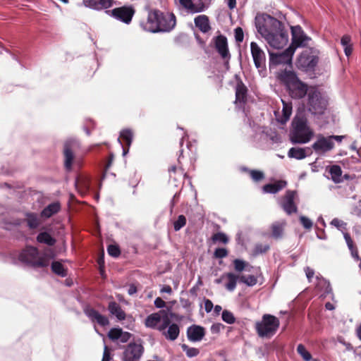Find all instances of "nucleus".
<instances>
[{
    "label": "nucleus",
    "instance_id": "1",
    "mask_svg": "<svg viewBox=\"0 0 361 361\" xmlns=\"http://www.w3.org/2000/svg\"><path fill=\"white\" fill-rule=\"evenodd\" d=\"M257 32L274 49L283 48L288 41V35L283 24L267 13L257 15L255 18Z\"/></svg>",
    "mask_w": 361,
    "mask_h": 361
},
{
    "label": "nucleus",
    "instance_id": "2",
    "mask_svg": "<svg viewBox=\"0 0 361 361\" xmlns=\"http://www.w3.org/2000/svg\"><path fill=\"white\" fill-rule=\"evenodd\" d=\"M176 25V18L173 13L156 8L149 10L147 18L140 23L143 30L152 33L171 32Z\"/></svg>",
    "mask_w": 361,
    "mask_h": 361
},
{
    "label": "nucleus",
    "instance_id": "3",
    "mask_svg": "<svg viewBox=\"0 0 361 361\" xmlns=\"http://www.w3.org/2000/svg\"><path fill=\"white\" fill-rule=\"evenodd\" d=\"M279 78L286 85L293 99H300L308 95L310 87L298 78L294 71L285 69L279 74Z\"/></svg>",
    "mask_w": 361,
    "mask_h": 361
},
{
    "label": "nucleus",
    "instance_id": "4",
    "mask_svg": "<svg viewBox=\"0 0 361 361\" xmlns=\"http://www.w3.org/2000/svg\"><path fill=\"white\" fill-rule=\"evenodd\" d=\"M313 135V132L307 125V118L303 111L298 112L292 121L290 141L293 144L308 142Z\"/></svg>",
    "mask_w": 361,
    "mask_h": 361
},
{
    "label": "nucleus",
    "instance_id": "5",
    "mask_svg": "<svg viewBox=\"0 0 361 361\" xmlns=\"http://www.w3.org/2000/svg\"><path fill=\"white\" fill-rule=\"evenodd\" d=\"M280 325L279 319L271 314H265L262 320L255 324V330L259 337L270 338L277 331Z\"/></svg>",
    "mask_w": 361,
    "mask_h": 361
},
{
    "label": "nucleus",
    "instance_id": "6",
    "mask_svg": "<svg viewBox=\"0 0 361 361\" xmlns=\"http://www.w3.org/2000/svg\"><path fill=\"white\" fill-rule=\"evenodd\" d=\"M19 259L33 268L47 267L49 259L46 256H39V250L33 246H27L20 254Z\"/></svg>",
    "mask_w": 361,
    "mask_h": 361
},
{
    "label": "nucleus",
    "instance_id": "7",
    "mask_svg": "<svg viewBox=\"0 0 361 361\" xmlns=\"http://www.w3.org/2000/svg\"><path fill=\"white\" fill-rule=\"evenodd\" d=\"M328 101L316 87H310L307 95L308 111L314 115H322L327 108Z\"/></svg>",
    "mask_w": 361,
    "mask_h": 361
},
{
    "label": "nucleus",
    "instance_id": "8",
    "mask_svg": "<svg viewBox=\"0 0 361 361\" xmlns=\"http://www.w3.org/2000/svg\"><path fill=\"white\" fill-rule=\"evenodd\" d=\"M171 323L169 315L165 310L152 313L147 317L145 324L147 327L164 331Z\"/></svg>",
    "mask_w": 361,
    "mask_h": 361
},
{
    "label": "nucleus",
    "instance_id": "9",
    "mask_svg": "<svg viewBox=\"0 0 361 361\" xmlns=\"http://www.w3.org/2000/svg\"><path fill=\"white\" fill-rule=\"evenodd\" d=\"M80 148V142L75 139L67 140L63 145L64 167L67 171L72 169L76 153Z\"/></svg>",
    "mask_w": 361,
    "mask_h": 361
},
{
    "label": "nucleus",
    "instance_id": "10",
    "mask_svg": "<svg viewBox=\"0 0 361 361\" xmlns=\"http://www.w3.org/2000/svg\"><path fill=\"white\" fill-rule=\"evenodd\" d=\"M318 61V56L313 54L311 49H306L300 54L297 60L296 65L299 69L308 71L314 70Z\"/></svg>",
    "mask_w": 361,
    "mask_h": 361
},
{
    "label": "nucleus",
    "instance_id": "11",
    "mask_svg": "<svg viewBox=\"0 0 361 361\" xmlns=\"http://www.w3.org/2000/svg\"><path fill=\"white\" fill-rule=\"evenodd\" d=\"M250 51L254 64L259 73L266 71V55L264 51L255 42L250 43Z\"/></svg>",
    "mask_w": 361,
    "mask_h": 361
},
{
    "label": "nucleus",
    "instance_id": "12",
    "mask_svg": "<svg viewBox=\"0 0 361 361\" xmlns=\"http://www.w3.org/2000/svg\"><path fill=\"white\" fill-rule=\"evenodd\" d=\"M294 52V50H293V49L290 47L280 53L269 52L270 66H276L279 64L291 65L292 58Z\"/></svg>",
    "mask_w": 361,
    "mask_h": 361
},
{
    "label": "nucleus",
    "instance_id": "13",
    "mask_svg": "<svg viewBox=\"0 0 361 361\" xmlns=\"http://www.w3.org/2000/svg\"><path fill=\"white\" fill-rule=\"evenodd\" d=\"M108 12H110L111 16L114 18L126 24H129L132 20L135 11L132 6H123L115 8Z\"/></svg>",
    "mask_w": 361,
    "mask_h": 361
},
{
    "label": "nucleus",
    "instance_id": "14",
    "mask_svg": "<svg viewBox=\"0 0 361 361\" xmlns=\"http://www.w3.org/2000/svg\"><path fill=\"white\" fill-rule=\"evenodd\" d=\"M292 42L289 46L294 51L297 47H305L307 44V42L310 38L307 37L303 32L302 27L299 25L291 27Z\"/></svg>",
    "mask_w": 361,
    "mask_h": 361
},
{
    "label": "nucleus",
    "instance_id": "15",
    "mask_svg": "<svg viewBox=\"0 0 361 361\" xmlns=\"http://www.w3.org/2000/svg\"><path fill=\"white\" fill-rule=\"evenodd\" d=\"M296 195V191L288 190L282 197L281 206L288 215L298 212V207L294 202Z\"/></svg>",
    "mask_w": 361,
    "mask_h": 361
},
{
    "label": "nucleus",
    "instance_id": "16",
    "mask_svg": "<svg viewBox=\"0 0 361 361\" xmlns=\"http://www.w3.org/2000/svg\"><path fill=\"white\" fill-rule=\"evenodd\" d=\"M312 148L318 154H324L334 148V142L329 137L322 135H317V140L312 144Z\"/></svg>",
    "mask_w": 361,
    "mask_h": 361
},
{
    "label": "nucleus",
    "instance_id": "17",
    "mask_svg": "<svg viewBox=\"0 0 361 361\" xmlns=\"http://www.w3.org/2000/svg\"><path fill=\"white\" fill-rule=\"evenodd\" d=\"M143 350L141 344L130 343L123 353L124 361H139Z\"/></svg>",
    "mask_w": 361,
    "mask_h": 361
},
{
    "label": "nucleus",
    "instance_id": "18",
    "mask_svg": "<svg viewBox=\"0 0 361 361\" xmlns=\"http://www.w3.org/2000/svg\"><path fill=\"white\" fill-rule=\"evenodd\" d=\"M214 48L223 59L229 60L231 54L228 50V40L226 36L219 35L213 38Z\"/></svg>",
    "mask_w": 361,
    "mask_h": 361
},
{
    "label": "nucleus",
    "instance_id": "19",
    "mask_svg": "<svg viewBox=\"0 0 361 361\" xmlns=\"http://www.w3.org/2000/svg\"><path fill=\"white\" fill-rule=\"evenodd\" d=\"M84 312L92 322L97 323L101 326H106L109 324V319L92 307H87L85 308Z\"/></svg>",
    "mask_w": 361,
    "mask_h": 361
},
{
    "label": "nucleus",
    "instance_id": "20",
    "mask_svg": "<svg viewBox=\"0 0 361 361\" xmlns=\"http://www.w3.org/2000/svg\"><path fill=\"white\" fill-rule=\"evenodd\" d=\"M113 0H83L86 7L95 10L108 8L112 6Z\"/></svg>",
    "mask_w": 361,
    "mask_h": 361
},
{
    "label": "nucleus",
    "instance_id": "21",
    "mask_svg": "<svg viewBox=\"0 0 361 361\" xmlns=\"http://www.w3.org/2000/svg\"><path fill=\"white\" fill-rule=\"evenodd\" d=\"M188 338L191 341H199L205 334L204 329L200 326L194 325L188 329Z\"/></svg>",
    "mask_w": 361,
    "mask_h": 361
},
{
    "label": "nucleus",
    "instance_id": "22",
    "mask_svg": "<svg viewBox=\"0 0 361 361\" xmlns=\"http://www.w3.org/2000/svg\"><path fill=\"white\" fill-rule=\"evenodd\" d=\"M247 88L244 83L240 80L235 87V102L245 104L247 101Z\"/></svg>",
    "mask_w": 361,
    "mask_h": 361
},
{
    "label": "nucleus",
    "instance_id": "23",
    "mask_svg": "<svg viewBox=\"0 0 361 361\" xmlns=\"http://www.w3.org/2000/svg\"><path fill=\"white\" fill-rule=\"evenodd\" d=\"M287 185L286 180H276L274 183H268L262 187L263 192L265 193L275 194L283 189Z\"/></svg>",
    "mask_w": 361,
    "mask_h": 361
},
{
    "label": "nucleus",
    "instance_id": "24",
    "mask_svg": "<svg viewBox=\"0 0 361 361\" xmlns=\"http://www.w3.org/2000/svg\"><path fill=\"white\" fill-rule=\"evenodd\" d=\"M195 26L203 33L208 32L211 29L209 17L206 15L197 16L195 20Z\"/></svg>",
    "mask_w": 361,
    "mask_h": 361
},
{
    "label": "nucleus",
    "instance_id": "25",
    "mask_svg": "<svg viewBox=\"0 0 361 361\" xmlns=\"http://www.w3.org/2000/svg\"><path fill=\"white\" fill-rule=\"evenodd\" d=\"M225 277L224 286L226 289L231 292L233 291L236 288L237 281L240 276L232 272H227L225 273Z\"/></svg>",
    "mask_w": 361,
    "mask_h": 361
},
{
    "label": "nucleus",
    "instance_id": "26",
    "mask_svg": "<svg viewBox=\"0 0 361 361\" xmlns=\"http://www.w3.org/2000/svg\"><path fill=\"white\" fill-rule=\"evenodd\" d=\"M108 310L110 313L120 320H124L126 319V314L125 312L122 310L121 307L119 304H118L115 301L110 302L108 305Z\"/></svg>",
    "mask_w": 361,
    "mask_h": 361
},
{
    "label": "nucleus",
    "instance_id": "27",
    "mask_svg": "<svg viewBox=\"0 0 361 361\" xmlns=\"http://www.w3.org/2000/svg\"><path fill=\"white\" fill-rule=\"evenodd\" d=\"M61 209V204L59 202L49 204L41 212L40 216L42 218H50L57 214Z\"/></svg>",
    "mask_w": 361,
    "mask_h": 361
},
{
    "label": "nucleus",
    "instance_id": "28",
    "mask_svg": "<svg viewBox=\"0 0 361 361\" xmlns=\"http://www.w3.org/2000/svg\"><path fill=\"white\" fill-rule=\"evenodd\" d=\"M167 330H164L162 334L165 336L167 340L175 341L179 336L180 328L176 324H171L167 326Z\"/></svg>",
    "mask_w": 361,
    "mask_h": 361
},
{
    "label": "nucleus",
    "instance_id": "29",
    "mask_svg": "<svg viewBox=\"0 0 361 361\" xmlns=\"http://www.w3.org/2000/svg\"><path fill=\"white\" fill-rule=\"evenodd\" d=\"M121 139L123 142V144L126 146H123V154H126L128 151V148L130 146L133 140V133L130 130L126 129L121 132L120 137L118 138V140Z\"/></svg>",
    "mask_w": 361,
    "mask_h": 361
},
{
    "label": "nucleus",
    "instance_id": "30",
    "mask_svg": "<svg viewBox=\"0 0 361 361\" xmlns=\"http://www.w3.org/2000/svg\"><path fill=\"white\" fill-rule=\"evenodd\" d=\"M286 225L285 221H276L271 224V235L276 239L281 238L283 237L284 228Z\"/></svg>",
    "mask_w": 361,
    "mask_h": 361
},
{
    "label": "nucleus",
    "instance_id": "31",
    "mask_svg": "<svg viewBox=\"0 0 361 361\" xmlns=\"http://www.w3.org/2000/svg\"><path fill=\"white\" fill-rule=\"evenodd\" d=\"M75 186L81 193H87L90 188V180L85 176L78 177L75 180Z\"/></svg>",
    "mask_w": 361,
    "mask_h": 361
},
{
    "label": "nucleus",
    "instance_id": "32",
    "mask_svg": "<svg viewBox=\"0 0 361 361\" xmlns=\"http://www.w3.org/2000/svg\"><path fill=\"white\" fill-rule=\"evenodd\" d=\"M25 221L30 229L37 228L42 223L38 214L36 213L27 212L25 214Z\"/></svg>",
    "mask_w": 361,
    "mask_h": 361
},
{
    "label": "nucleus",
    "instance_id": "33",
    "mask_svg": "<svg viewBox=\"0 0 361 361\" xmlns=\"http://www.w3.org/2000/svg\"><path fill=\"white\" fill-rule=\"evenodd\" d=\"M288 156L290 158H294L298 160L305 159L307 154L306 149L300 147H291L288 152Z\"/></svg>",
    "mask_w": 361,
    "mask_h": 361
},
{
    "label": "nucleus",
    "instance_id": "34",
    "mask_svg": "<svg viewBox=\"0 0 361 361\" xmlns=\"http://www.w3.org/2000/svg\"><path fill=\"white\" fill-rule=\"evenodd\" d=\"M179 1L184 8L194 13L202 12L204 9V5L203 4L195 5L192 3V0H179Z\"/></svg>",
    "mask_w": 361,
    "mask_h": 361
},
{
    "label": "nucleus",
    "instance_id": "35",
    "mask_svg": "<svg viewBox=\"0 0 361 361\" xmlns=\"http://www.w3.org/2000/svg\"><path fill=\"white\" fill-rule=\"evenodd\" d=\"M168 171L169 177L175 181L185 176L184 171L181 167H177L176 165H171L169 167Z\"/></svg>",
    "mask_w": 361,
    "mask_h": 361
},
{
    "label": "nucleus",
    "instance_id": "36",
    "mask_svg": "<svg viewBox=\"0 0 361 361\" xmlns=\"http://www.w3.org/2000/svg\"><path fill=\"white\" fill-rule=\"evenodd\" d=\"M51 271L61 276L66 277L68 274L67 269L64 267L61 262L58 261H54L51 264Z\"/></svg>",
    "mask_w": 361,
    "mask_h": 361
},
{
    "label": "nucleus",
    "instance_id": "37",
    "mask_svg": "<svg viewBox=\"0 0 361 361\" xmlns=\"http://www.w3.org/2000/svg\"><path fill=\"white\" fill-rule=\"evenodd\" d=\"M37 240L39 243H44L49 246L55 245L56 240L47 232H41L37 236Z\"/></svg>",
    "mask_w": 361,
    "mask_h": 361
},
{
    "label": "nucleus",
    "instance_id": "38",
    "mask_svg": "<svg viewBox=\"0 0 361 361\" xmlns=\"http://www.w3.org/2000/svg\"><path fill=\"white\" fill-rule=\"evenodd\" d=\"M329 172L331 176L332 180L335 183H339L341 182L342 170L338 165L330 166Z\"/></svg>",
    "mask_w": 361,
    "mask_h": 361
},
{
    "label": "nucleus",
    "instance_id": "39",
    "mask_svg": "<svg viewBox=\"0 0 361 361\" xmlns=\"http://www.w3.org/2000/svg\"><path fill=\"white\" fill-rule=\"evenodd\" d=\"M282 117L280 118L279 122L282 124L286 123L292 114V105L291 104L286 103L283 101V109H282Z\"/></svg>",
    "mask_w": 361,
    "mask_h": 361
},
{
    "label": "nucleus",
    "instance_id": "40",
    "mask_svg": "<svg viewBox=\"0 0 361 361\" xmlns=\"http://www.w3.org/2000/svg\"><path fill=\"white\" fill-rule=\"evenodd\" d=\"M213 243H221L223 245H226L229 242V238L226 234L222 232H218L212 235L211 238Z\"/></svg>",
    "mask_w": 361,
    "mask_h": 361
},
{
    "label": "nucleus",
    "instance_id": "41",
    "mask_svg": "<svg viewBox=\"0 0 361 361\" xmlns=\"http://www.w3.org/2000/svg\"><path fill=\"white\" fill-rule=\"evenodd\" d=\"M244 171L249 173L250 178L255 182H259L264 178V174L262 171L255 169H243Z\"/></svg>",
    "mask_w": 361,
    "mask_h": 361
},
{
    "label": "nucleus",
    "instance_id": "42",
    "mask_svg": "<svg viewBox=\"0 0 361 361\" xmlns=\"http://www.w3.org/2000/svg\"><path fill=\"white\" fill-rule=\"evenodd\" d=\"M239 281L248 286H253L257 283V279L254 275H242L240 276Z\"/></svg>",
    "mask_w": 361,
    "mask_h": 361
},
{
    "label": "nucleus",
    "instance_id": "43",
    "mask_svg": "<svg viewBox=\"0 0 361 361\" xmlns=\"http://www.w3.org/2000/svg\"><path fill=\"white\" fill-rule=\"evenodd\" d=\"M181 348L188 357H196L200 353L199 349L195 348H190L186 344H182Z\"/></svg>",
    "mask_w": 361,
    "mask_h": 361
},
{
    "label": "nucleus",
    "instance_id": "44",
    "mask_svg": "<svg viewBox=\"0 0 361 361\" xmlns=\"http://www.w3.org/2000/svg\"><path fill=\"white\" fill-rule=\"evenodd\" d=\"M297 352L305 361H310L312 358L311 354L306 350L305 345L302 344L298 345Z\"/></svg>",
    "mask_w": 361,
    "mask_h": 361
},
{
    "label": "nucleus",
    "instance_id": "45",
    "mask_svg": "<svg viewBox=\"0 0 361 361\" xmlns=\"http://www.w3.org/2000/svg\"><path fill=\"white\" fill-rule=\"evenodd\" d=\"M186 218L184 215L180 214L178 216V219L176 221L173 222V228L175 231H178L180 230L183 227H184L186 224Z\"/></svg>",
    "mask_w": 361,
    "mask_h": 361
},
{
    "label": "nucleus",
    "instance_id": "46",
    "mask_svg": "<svg viewBox=\"0 0 361 361\" xmlns=\"http://www.w3.org/2000/svg\"><path fill=\"white\" fill-rule=\"evenodd\" d=\"M222 319L227 324H233L235 322V318L233 314L228 310H224L222 312Z\"/></svg>",
    "mask_w": 361,
    "mask_h": 361
},
{
    "label": "nucleus",
    "instance_id": "47",
    "mask_svg": "<svg viewBox=\"0 0 361 361\" xmlns=\"http://www.w3.org/2000/svg\"><path fill=\"white\" fill-rule=\"evenodd\" d=\"M108 254L114 257H118L121 255V250L117 245H109L107 247Z\"/></svg>",
    "mask_w": 361,
    "mask_h": 361
},
{
    "label": "nucleus",
    "instance_id": "48",
    "mask_svg": "<svg viewBox=\"0 0 361 361\" xmlns=\"http://www.w3.org/2000/svg\"><path fill=\"white\" fill-rule=\"evenodd\" d=\"M228 255V250L224 247H218L214 250V257L215 259H222L226 257Z\"/></svg>",
    "mask_w": 361,
    "mask_h": 361
},
{
    "label": "nucleus",
    "instance_id": "49",
    "mask_svg": "<svg viewBox=\"0 0 361 361\" xmlns=\"http://www.w3.org/2000/svg\"><path fill=\"white\" fill-rule=\"evenodd\" d=\"M122 329L114 328L111 329L108 334V336L110 339L114 341L120 338L122 336Z\"/></svg>",
    "mask_w": 361,
    "mask_h": 361
},
{
    "label": "nucleus",
    "instance_id": "50",
    "mask_svg": "<svg viewBox=\"0 0 361 361\" xmlns=\"http://www.w3.org/2000/svg\"><path fill=\"white\" fill-rule=\"evenodd\" d=\"M234 269L237 272L243 271L247 265V263L241 259H235L233 262Z\"/></svg>",
    "mask_w": 361,
    "mask_h": 361
},
{
    "label": "nucleus",
    "instance_id": "51",
    "mask_svg": "<svg viewBox=\"0 0 361 361\" xmlns=\"http://www.w3.org/2000/svg\"><path fill=\"white\" fill-rule=\"evenodd\" d=\"M270 247L268 244H257L255 247V252L256 254H262L267 252L269 250Z\"/></svg>",
    "mask_w": 361,
    "mask_h": 361
},
{
    "label": "nucleus",
    "instance_id": "52",
    "mask_svg": "<svg viewBox=\"0 0 361 361\" xmlns=\"http://www.w3.org/2000/svg\"><path fill=\"white\" fill-rule=\"evenodd\" d=\"M235 39L238 43H241L244 39V33L242 27H238L234 30Z\"/></svg>",
    "mask_w": 361,
    "mask_h": 361
},
{
    "label": "nucleus",
    "instance_id": "53",
    "mask_svg": "<svg viewBox=\"0 0 361 361\" xmlns=\"http://www.w3.org/2000/svg\"><path fill=\"white\" fill-rule=\"evenodd\" d=\"M300 221L301 223V224L303 226V227L306 229H310L312 228V221L308 219L307 217L306 216H301L300 217Z\"/></svg>",
    "mask_w": 361,
    "mask_h": 361
},
{
    "label": "nucleus",
    "instance_id": "54",
    "mask_svg": "<svg viewBox=\"0 0 361 361\" xmlns=\"http://www.w3.org/2000/svg\"><path fill=\"white\" fill-rule=\"evenodd\" d=\"M344 238H345V240L346 241V243L348 245V247L349 248V250H353L354 247H355L356 246L355 245L350 235L346 233L344 234Z\"/></svg>",
    "mask_w": 361,
    "mask_h": 361
},
{
    "label": "nucleus",
    "instance_id": "55",
    "mask_svg": "<svg viewBox=\"0 0 361 361\" xmlns=\"http://www.w3.org/2000/svg\"><path fill=\"white\" fill-rule=\"evenodd\" d=\"M97 263L99 266V271H100V274L101 275H103L104 272V254H102V256H100L98 259H97Z\"/></svg>",
    "mask_w": 361,
    "mask_h": 361
},
{
    "label": "nucleus",
    "instance_id": "56",
    "mask_svg": "<svg viewBox=\"0 0 361 361\" xmlns=\"http://www.w3.org/2000/svg\"><path fill=\"white\" fill-rule=\"evenodd\" d=\"M351 38L349 35H343L341 39V44L345 47L350 46Z\"/></svg>",
    "mask_w": 361,
    "mask_h": 361
},
{
    "label": "nucleus",
    "instance_id": "57",
    "mask_svg": "<svg viewBox=\"0 0 361 361\" xmlns=\"http://www.w3.org/2000/svg\"><path fill=\"white\" fill-rule=\"evenodd\" d=\"M213 307H214L213 303L210 300L206 299L204 300V309L207 312H210L212 311Z\"/></svg>",
    "mask_w": 361,
    "mask_h": 361
},
{
    "label": "nucleus",
    "instance_id": "58",
    "mask_svg": "<svg viewBox=\"0 0 361 361\" xmlns=\"http://www.w3.org/2000/svg\"><path fill=\"white\" fill-rule=\"evenodd\" d=\"M154 305L157 308H162L166 306V302L161 298L159 297L155 299Z\"/></svg>",
    "mask_w": 361,
    "mask_h": 361
},
{
    "label": "nucleus",
    "instance_id": "59",
    "mask_svg": "<svg viewBox=\"0 0 361 361\" xmlns=\"http://www.w3.org/2000/svg\"><path fill=\"white\" fill-rule=\"evenodd\" d=\"M111 360V355L110 352L107 346L104 347V354H103V358L102 361H110Z\"/></svg>",
    "mask_w": 361,
    "mask_h": 361
},
{
    "label": "nucleus",
    "instance_id": "60",
    "mask_svg": "<svg viewBox=\"0 0 361 361\" xmlns=\"http://www.w3.org/2000/svg\"><path fill=\"white\" fill-rule=\"evenodd\" d=\"M130 336H131V334H130L128 332H123L122 331V336L120 337L121 341L122 343H126L130 339Z\"/></svg>",
    "mask_w": 361,
    "mask_h": 361
},
{
    "label": "nucleus",
    "instance_id": "61",
    "mask_svg": "<svg viewBox=\"0 0 361 361\" xmlns=\"http://www.w3.org/2000/svg\"><path fill=\"white\" fill-rule=\"evenodd\" d=\"M328 137L330 139V140H331V142H334V140H335L338 142H341L344 138V136L343 135H330Z\"/></svg>",
    "mask_w": 361,
    "mask_h": 361
},
{
    "label": "nucleus",
    "instance_id": "62",
    "mask_svg": "<svg viewBox=\"0 0 361 361\" xmlns=\"http://www.w3.org/2000/svg\"><path fill=\"white\" fill-rule=\"evenodd\" d=\"M169 315L171 318H172L176 321H178V322L182 321L183 319V316L180 315L178 314H176L175 312H170Z\"/></svg>",
    "mask_w": 361,
    "mask_h": 361
},
{
    "label": "nucleus",
    "instance_id": "63",
    "mask_svg": "<svg viewBox=\"0 0 361 361\" xmlns=\"http://www.w3.org/2000/svg\"><path fill=\"white\" fill-rule=\"evenodd\" d=\"M305 273L307 279L310 280L314 274V271L313 269H310V267H307L305 269Z\"/></svg>",
    "mask_w": 361,
    "mask_h": 361
},
{
    "label": "nucleus",
    "instance_id": "64",
    "mask_svg": "<svg viewBox=\"0 0 361 361\" xmlns=\"http://www.w3.org/2000/svg\"><path fill=\"white\" fill-rule=\"evenodd\" d=\"M137 287L135 285L130 284L129 286V288L128 290V293L129 295H132L135 294V293H137Z\"/></svg>",
    "mask_w": 361,
    "mask_h": 361
}]
</instances>
